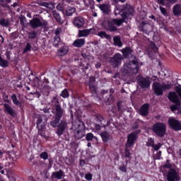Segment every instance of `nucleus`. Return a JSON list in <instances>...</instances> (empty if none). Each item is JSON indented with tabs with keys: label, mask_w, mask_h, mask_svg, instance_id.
I'll return each mask as SVG.
<instances>
[{
	"label": "nucleus",
	"mask_w": 181,
	"mask_h": 181,
	"mask_svg": "<svg viewBox=\"0 0 181 181\" xmlns=\"http://www.w3.org/2000/svg\"><path fill=\"white\" fill-rule=\"evenodd\" d=\"M114 13L115 16L121 15L122 18H111L108 20L105 29L109 32H117L118 30L117 28H119L125 22L127 18L134 15V8L129 4L119 6H115Z\"/></svg>",
	"instance_id": "1"
},
{
	"label": "nucleus",
	"mask_w": 181,
	"mask_h": 181,
	"mask_svg": "<svg viewBox=\"0 0 181 181\" xmlns=\"http://www.w3.org/2000/svg\"><path fill=\"white\" fill-rule=\"evenodd\" d=\"M139 71V66L136 59H134L130 64H125L121 69V74L124 77V80H128L132 76L138 74Z\"/></svg>",
	"instance_id": "2"
},
{
	"label": "nucleus",
	"mask_w": 181,
	"mask_h": 181,
	"mask_svg": "<svg viewBox=\"0 0 181 181\" xmlns=\"http://www.w3.org/2000/svg\"><path fill=\"white\" fill-rule=\"evenodd\" d=\"M139 131H136L129 134L124 151L126 158H131V152L129 151V148L132 149L134 147V144H135V141H136L138 134H139Z\"/></svg>",
	"instance_id": "3"
},
{
	"label": "nucleus",
	"mask_w": 181,
	"mask_h": 181,
	"mask_svg": "<svg viewBox=\"0 0 181 181\" xmlns=\"http://www.w3.org/2000/svg\"><path fill=\"white\" fill-rule=\"evenodd\" d=\"M168 98L170 101H172L176 105H173L170 107V110L174 114H180L181 115V106H180V100L179 97L175 92H170L168 94Z\"/></svg>",
	"instance_id": "4"
},
{
	"label": "nucleus",
	"mask_w": 181,
	"mask_h": 181,
	"mask_svg": "<svg viewBox=\"0 0 181 181\" xmlns=\"http://www.w3.org/2000/svg\"><path fill=\"white\" fill-rule=\"evenodd\" d=\"M172 83H163L160 86V83L158 82H155L153 84V88L154 90L156 95H162L163 94V91L165 90H170L173 87Z\"/></svg>",
	"instance_id": "5"
},
{
	"label": "nucleus",
	"mask_w": 181,
	"mask_h": 181,
	"mask_svg": "<svg viewBox=\"0 0 181 181\" xmlns=\"http://www.w3.org/2000/svg\"><path fill=\"white\" fill-rule=\"evenodd\" d=\"M153 131L158 136L162 138V136H165V134H166V125L162 122L156 123L153 126Z\"/></svg>",
	"instance_id": "6"
},
{
	"label": "nucleus",
	"mask_w": 181,
	"mask_h": 181,
	"mask_svg": "<svg viewBox=\"0 0 181 181\" xmlns=\"http://www.w3.org/2000/svg\"><path fill=\"white\" fill-rule=\"evenodd\" d=\"M137 83L141 88H149L151 87V78L143 77L141 75H139L136 78Z\"/></svg>",
	"instance_id": "7"
},
{
	"label": "nucleus",
	"mask_w": 181,
	"mask_h": 181,
	"mask_svg": "<svg viewBox=\"0 0 181 181\" xmlns=\"http://www.w3.org/2000/svg\"><path fill=\"white\" fill-rule=\"evenodd\" d=\"M168 181H178L180 180V176L179 175V171L175 168H170L167 174Z\"/></svg>",
	"instance_id": "8"
},
{
	"label": "nucleus",
	"mask_w": 181,
	"mask_h": 181,
	"mask_svg": "<svg viewBox=\"0 0 181 181\" xmlns=\"http://www.w3.org/2000/svg\"><path fill=\"white\" fill-rule=\"evenodd\" d=\"M98 124L95 125L94 132H98V134H100L101 131L105 129V127H107V121L105 119L100 117L98 118Z\"/></svg>",
	"instance_id": "9"
},
{
	"label": "nucleus",
	"mask_w": 181,
	"mask_h": 181,
	"mask_svg": "<svg viewBox=\"0 0 181 181\" xmlns=\"http://www.w3.org/2000/svg\"><path fill=\"white\" fill-rule=\"evenodd\" d=\"M168 125L171 129L174 131H181V123L175 117H170L168 119Z\"/></svg>",
	"instance_id": "10"
},
{
	"label": "nucleus",
	"mask_w": 181,
	"mask_h": 181,
	"mask_svg": "<svg viewBox=\"0 0 181 181\" xmlns=\"http://www.w3.org/2000/svg\"><path fill=\"white\" fill-rule=\"evenodd\" d=\"M30 25L33 28V29H36V28L46 26V25H47V23L45 21H40L37 18H35L30 21Z\"/></svg>",
	"instance_id": "11"
},
{
	"label": "nucleus",
	"mask_w": 181,
	"mask_h": 181,
	"mask_svg": "<svg viewBox=\"0 0 181 181\" xmlns=\"http://www.w3.org/2000/svg\"><path fill=\"white\" fill-rule=\"evenodd\" d=\"M112 66L115 69L118 66H121L122 62V55L121 54H116L110 60Z\"/></svg>",
	"instance_id": "12"
},
{
	"label": "nucleus",
	"mask_w": 181,
	"mask_h": 181,
	"mask_svg": "<svg viewBox=\"0 0 181 181\" xmlns=\"http://www.w3.org/2000/svg\"><path fill=\"white\" fill-rule=\"evenodd\" d=\"M38 88H40V90H42L45 95H49L50 93V86H47L42 81H38Z\"/></svg>",
	"instance_id": "13"
},
{
	"label": "nucleus",
	"mask_w": 181,
	"mask_h": 181,
	"mask_svg": "<svg viewBox=\"0 0 181 181\" xmlns=\"http://www.w3.org/2000/svg\"><path fill=\"white\" fill-rule=\"evenodd\" d=\"M66 128H67V122L62 121L61 123L58 125V129L56 132L58 136H62V135H63Z\"/></svg>",
	"instance_id": "14"
},
{
	"label": "nucleus",
	"mask_w": 181,
	"mask_h": 181,
	"mask_svg": "<svg viewBox=\"0 0 181 181\" xmlns=\"http://www.w3.org/2000/svg\"><path fill=\"white\" fill-rule=\"evenodd\" d=\"M94 32H95V29H94V28L79 30L78 31V37H86V36H88V35H90V33H94Z\"/></svg>",
	"instance_id": "15"
},
{
	"label": "nucleus",
	"mask_w": 181,
	"mask_h": 181,
	"mask_svg": "<svg viewBox=\"0 0 181 181\" xmlns=\"http://www.w3.org/2000/svg\"><path fill=\"white\" fill-rule=\"evenodd\" d=\"M85 22L86 21H84V18L81 17H78V18H74V26H76V28H78V29H80V28H83V26H84Z\"/></svg>",
	"instance_id": "16"
},
{
	"label": "nucleus",
	"mask_w": 181,
	"mask_h": 181,
	"mask_svg": "<svg viewBox=\"0 0 181 181\" xmlns=\"http://www.w3.org/2000/svg\"><path fill=\"white\" fill-rule=\"evenodd\" d=\"M139 113L143 116L145 117L149 114V105L144 104L139 109Z\"/></svg>",
	"instance_id": "17"
},
{
	"label": "nucleus",
	"mask_w": 181,
	"mask_h": 181,
	"mask_svg": "<svg viewBox=\"0 0 181 181\" xmlns=\"http://www.w3.org/2000/svg\"><path fill=\"white\" fill-rule=\"evenodd\" d=\"M63 176H64V172H63L62 170H59V171L52 173L51 177L52 179H57V180H62Z\"/></svg>",
	"instance_id": "18"
},
{
	"label": "nucleus",
	"mask_w": 181,
	"mask_h": 181,
	"mask_svg": "<svg viewBox=\"0 0 181 181\" xmlns=\"http://www.w3.org/2000/svg\"><path fill=\"white\" fill-rule=\"evenodd\" d=\"M4 106L5 108L4 110L5 112L8 113L9 115H11V117H16V112H15L13 108H12V107H11L8 104H4Z\"/></svg>",
	"instance_id": "19"
},
{
	"label": "nucleus",
	"mask_w": 181,
	"mask_h": 181,
	"mask_svg": "<svg viewBox=\"0 0 181 181\" xmlns=\"http://www.w3.org/2000/svg\"><path fill=\"white\" fill-rule=\"evenodd\" d=\"M177 0H157L158 4L163 6H170V5L176 3Z\"/></svg>",
	"instance_id": "20"
},
{
	"label": "nucleus",
	"mask_w": 181,
	"mask_h": 181,
	"mask_svg": "<svg viewBox=\"0 0 181 181\" xmlns=\"http://www.w3.org/2000/svg\"><path fill=\"white\" fill-rule=\"evenodd\" d=\"M69 53V47H62L57 50V56L63 57L66 56Z\"/></svg>",
	"instance_id": "21"
},
{
	"label": "nucleus",
	"mask_w": 181,
	"mask_h": 181,
	"mask_svg": "<svg viewBox=\"0 0 181 181\" xmlns=\"http://www.w3.org/2000/svg\"><path fill=\"white\" fill-rule=\"evenodd\" d=\"M100 9L103 13H106V15H109L110 12H111V6L108 4H101Z\"/></svg>",
	"instance_id": "22"
},
{
	"label": "nucleus",
	"mask_w": 181,
	"mask_h": 181,
	"mask_svg": "<svg viewBox=\"0 0 181 181\" xmlns=\"http://www.w3.org/2000/svg\"><path fill=\"white\" fill-rule=\"evenodd\" d=\"M165 169H169V170H170V169H172V164L170 163V160H167L166 163L160 168V172L163 173V176H165L166 175V172L165 171Z\"/></svg>",
	"instance_id": "23"
},
{
	"label": "nucleus",
	"mask_w": 181,
	"mask_h": 181,
	"mask_svg": "<svg viewBox=\"0 0 181 181\" xmlns=\"http://www.w3.org/2000/svg\"><path fill=\"white\" fill-rule=\"evenodd\" d=\"M173 12L175 16H181V4H175L173 7Z\"/></svg>",
	"instance_id": "24"
},
{
	"label": "nucleus",
	"mask_w": 181,
	"mask_h": 181,
	"mask_svg": "<svg viewBox=\"0 0 181 181\" xmlns=\"http://www.w3.org/2000/svg\"><path fill=\"white\" fill-rule=\"evenodd\" d=\"M86 44V40L84 38L76 40L73 45L74 47H83V45Z\"/></svg>",
	"instance_id": "25"
},
{
	"label": "nucleus",
	"mask_w": 181,
	"mask_h": 181,
	"mask_svg": "<svg viewBox=\"0 0 181 181\" xmlns=\"http://www.w3.org/2000/svg\"><path fill=\"white\" fill-rule=\"evenodd\" d=\"M55 111H56V114H55V117L57 118H62V117H63V109H62V107L59 105H57L55 106Z\"/></svg>",
	"instance_id": "26"
},
{
	"label": "nucleus",
	"mask_w": 181,
	"mask_h": 181,
	"mask_svg": "<svg viewBox=\"0 0 181 181\" xmlns=\"http://www.w3.org/2000/svg\"><path fill=\"white\" fill-rule=\"evenodd\" d=\"M100 135L103 142H108V141H110V138H111V136L107 132H103L100 134Z\"/></svg>",
	"instance_id": "27"
},
{
	"label": "nucleus",
	"mask_w": 181,
	"mask_h": 181,
	"mask_svg": "<svg viewBox=\"0 0 181 181\" xmlns=\"http://www.w3.org/2000/svg\"><path fill=\"white\" fill-rule=\"evenodd\" d=\"M113 42L115 46H117L118 47H122V42H121V38L119 36H115L113 37Z\"/></svg>",
	"instance_id": "28"
},
{
	"label": "nucleus",
	"mask_w": 181,
	"mask_h": 181,
	"mask_svg": "<svg viewBox=\"0 0 181 181\" xmlns=\"http://www.w3.org/2000/svg\"><path fill=\"white\" fill-rule=\"evenodd\" d=\"M38 134L42 136V138H46V126H41L40 127H37Z\"/></svg>",
	"instance_id": "29"
},
{
	"label": "nucleus",
	"mask_w": 181,
	"mask_h": 181,
	"mask_svg": "<svg viewBox=\"0 0 181 181\" xmlns=\"http://www.w3.org/2000/svg\"><path fill=\"white\" fill-rule=\"evenodd\" d=\"M11 100H12L13 104H14V105H18V107H22V103L18 101V97L16 96V94H13L11 95Z\"/></svg>",
	"instance_id": "30"
},
{
	"label": "nucleus",
	"mask_w": 181,
	"mask_h": 181,
	"mask_svg": "<svg viewBox=\"0 0 181 181\" xmlns=\"http://www.w3.org/2000/svg\"><path fill=\"white\" fill-rule=\"evenodd\" d=\"M75 12L76 8L74 7L69 6L66 10V15L67 16H71V15H73V13H74Z\"/></svg>",
	"instance_id": "31"
},
{
	"label": "nucleus",
	"mask_w": 181,
	"mask_h": 181,
	"mask_svg": "<svg viewBox=\"0 0 181 181\" xmlns=\"http://www.w3.org/2000/svg\"><path fill=\"white\" fill-rule=\"evenodd\" d=\"M122 53L124 56V57H127V56H129L131 53H132V49H131L129 47L124 48L121 50Z\"/></svg>",
	"instance_id": "32"
},
{
	"label": "nucleus",
	"mask_w": 181,
	"mask_h": 181,
	"mask_svg": "<svg viewBox=\"0 0 181 181\" xmlns=\"http://www.w3.org/2000/svg\"><path fill=\"white\" fill-rule=\"evenodd\" d=\"M53 16L59 23H63V20H62V17H60V14L57 13L56 11H52Z\"/></svg>",
	"instance_id": "33"
},
{
	"label": "nucleus",
	"mask_w": 181,
	"mask_h": 181,
	"mask_svg": "<svg viewBox=\"0 0 181 181\" xmlns=\"http://www.w3.org/2000/svg\"><path fill=\"white\" fill-rule=\"evenodd\" d=\"M59 122H60V118L55 116V119L51 122V127L56 128V127L59 126Z\"/></svg>",
	"instance_id": "34"
},
{
	"label": "nucleus",
	"mask_w": 181,
	"mask_h": 181,
	"mask_svg": "<svg viewBox=\"0 0 181 181\" xmlns=\"http://www.w3.org/2000/svg\"><path fill=\"white\" fill-rule=\"evenodd\" d=\"M98 36L101 37V39H110V35H107V33L104 31L99 32Z\"/></svg>",
	"instance_id": "35"
},
{
	"label": "nucleus",
	"mask_w": 181,
	"mask_h": 181,
	"mask_svg": "<svg viewBox=\"0 0 181 181\" xmlns=\"http://www.w3.org/2000/svg\"><path fill=\"white\" fill-rule=\"evenodd\" d=\"M93 139H95V141L98 140L97 136H95L94 134H93L92 133H88L86 134V141H93Z\"/></svg>",
	"instance_id": "36"
},
{
	"label": "nucleus",
	"mask_w": 181,
	"mask_h": 181,
	"mask_svg": "<svg viewBox=\"0 0 181 181\" xmlns=\"http://www.w3.org/2000/svg\"><path fill=\"white\" fill-rule=\"evenodd\" d=\"M0 66H1V67H7L8 66V61L2 59L1 54H0Z\"/></svg>",
	"instance_id": "37"
},
{
	"label": "nucleus",
	"mask_w": 181,
	"mask_h": 181,
	"mask_svg": "<svg viewBox=\"0 0 181 181\" xmlns=\"http://www.w3.org/2000/svg\"><path fill=\"white\" fill-rule=\"evenodd\" d=\"M60 96L62 97V98H69V90L67 89L63 90Z\"/></svg>",
	"instance_id": "38"
},
{
	"label": "nucleus",
	"mask_w": 181,
	"mask_h": 181,
	"mask_svg": "<svg viewBox=\"0 0 181 181\" xmlns=\"http://www.w3.org/2000/svg\"><path fill=\"white\" fill-rule=\"evenodd\" d=\"M0 25L6 28V26H9V21L5 18H2L1 20H0Z\"/></svg>",
	"instance_id": "39"
},
{
	"label": "nucleus",
	"mask_w": 181,
	"mask_h": 181,
	"mask_svg": "<svg viewBox=\"0 0 181 181\" xmlns=\"http://www.w3.org/2000/svg\"><path fill=\"white\" fill-rule=\"evenodd\" d=\"M32 49V45H30V43L28 42L23 53H28V52H30V50Z\"/></svg>",
	"instance_id": "40"
},
{
	"label": "nucleus",
	"mask_w": 181,
	"mask_h": 181,
	"mask_svg": "<svg viewBox=\"0 0 181 181\" xmlns=\"http://www.w3.org/2000/svg\"><path fill=\"white\" fill-rule=\"evenodd\" d=\"M42 122H43V119H42V117H39L37 120V128H40V127L45 126V124H42Z\"/></svg>",
	"instance_id": "41"
},
{
	"label": "nucleus",
	"mask_w": 181,
	"mask_h": 181,
	"mask_svg": "<svg viewBox=\"0 0 181 181\" xmlns=\"http://www.w3.org/2000/svg\"><path fill=\"white\" fill-rule=\"evenodd\" d=\"M41 6H45V8H48L49 9H53V4H52V3H42Z\"/></svg>",
	"instance_id": "42"
},
{
	"label": "nucleus",
	"mask_w": 181,
	"mask_h": 181,
	"mask_svg": "<svg viewBox=\"0 0 181 181\" xmlns=\"http://www.w3.org/2000/svg\"><path fill=\"white\" fill-rule=\"evenodd\" d=\"M59 43H60V38L59 37V36H56L54 37L53 45L54 46H55V47H58Z\"/></svg>",
	"instance_id": "43"
},
{
	"label": "nucleus",
	"mask_w": 181,
	"mask_h": 181,
	"mask_svg": "<svg viewBox=\"0 0 181 181\" xmlns=\"http://www.w3.org/2000/svg\"><path fill=\"white\" fill-rule=\"evenodd\" d=\"M52 105H55V107H57V105H59V99H57V97L54 96L52 98Z\"/></svg>",
	"instance_id": "44"
},
{
	"label": "nucleus",
	"mask_w": 181,
	"mask_h": 181,
	"mask_svg": "<svg viewBox=\"0 0 181 181\" xmlns=\"http://www.w3.org/2000/svg\"><path fill=\"white\" fill-rule=\"evenodd\" d=\"M159 9L161 12V13L164 16H168V11L166 10V8L162 7V6H159Z\"/></svg>",
	"instance_id": "45"
},
{
	"label": "nucleus",
	"mask_w": 181,
	"mask_h": 181,
	"mask_svg": "<svg viewBox=\"0 0 181 181\" xmlns=\"http://www.w3.org/2000/svg\"><path fill=\"white\" fill-rule=\"evenodd\" d=\"M86 6L94 5V0H83Z\"/></svg>",
	"instance_id": "46"
},
{
	"label": "nucleus",
	"mask_w": 181,
	"mask_h": 181,
	"mask_svg": "<svg viewBox=\"0 0 181 181\" xmlns=\"http://www.w3.org/2000/svg\"><path fill=\"white\" fill-rule=\"evenodd\" d=\"M153 145H155V141H153V139H152V138H149L147 141V146L153 147Z\"/></svg>",
	"instance_id": "47"
},
{
	"label": "nucleus",
	"mask_w": 181,
	"mask_h": 181,
	"mask_svg": "<svg viewBox=\"0 0 181 181\" xmlns=\"http://www.w3.org/2000/svg\"><path fill=\"white\" fill-rule=\"evenodd\" d=\"M40 156L41 159H44V160H46L49 158V155L47 152H42Z\"/></svg>",
	"instance_id": "48"
},
{
	"label": "nucleus",
	"mask_w": 181,
	"mask_h": 181,
	"mask_svg": "<svg viewBox=\"0 0 181 181\" xmlns=\"http://www.w3.org/2000/svg\"><path fill=\"white\" fill-rule=\"evenodd\" d=\"M149 49H151V50H153V52H157V50H158L156 45L153 42L150 43Z\"/></svg>",
	"instance_id": "49"
},
{
	"label": "nucleus",
	"mask_w": 181,
	"mask_h": 181,
	"mask_svg": "<svg viewBox=\"0 0 181 181\" xmlns=\"http://www.w3.org/2000/svg\"><path fill=\"white\" fill-rule=\"evenodd\" d=\"M77 134H78V135L76 134V136H77L78 139H81V138H83V136H84V135H85L84 132H81L80 130L77 131Z\"/></svg>",
	"instance_id": "50"
},
{
	"label": "nucleus",
	"mask_w": 181,
	"mask_h": 181,
	"mask_svg": "<svg viewBox=\"0 0 181 181\" xmlns=\"http://www.w3.org/2000/svg\"><path fill=\"white\" fill-rule=\"evenodd\" d=\"M36 32H31L28 33V39H35L36 37Z\"/></svg>",
	"instance_id": "51"
},
{
	"label": "nucleus",
	"mask_w": 181,
	"mask_h": 181,
	"mask_svg": "<svg viewBox=\"0 0 181 181\" xmlns=\"http://www.w3.org/2000/svg\"><path fill=\"white\" fill-rule=\"evenodd\" d=\"M85 179L88 181L93 180V175H91V173L86 174Z\"/></svg>",
	"instance_id": "52"
},
{
	"label": "nucleus",
	"mask_w": 181,
	"mask_h": 181,
	"mask_svg": "<svg viewBox=\"0 0 181 181\" xmlns=\"http://www.w3.org/2000/svg\"><path fill=\"white\" fill-rule=\"evenodd\" d=\"M155 151H159V149L160 148V144H153V147H152Z\"/></svg>",
	"instance_id": "53"
},
{
	"label": "nucleus",
	"mask_w": 181,
	"mask_h": 181,
	"mask_svg": "<svg viewBox=\"0 0 181 181\" xmlns=\"http://www.w3.org/2000/svg\"><path fill=\"white\" fill-rule=\"evenodd\" d=\"M57 9L58 11H63L64 8H63V5L59 4L57 6Z\"/></svg>",
	"instance_id": "54"
},
{
	"label": "nucleus",
	"mask_w": 181,
	"mask_h": 181,
	"mask_svg": "<svg viewBox=\"0 0 181 181\" xmlns=\"http://www.w3.org/2000/svg\"><path fill=\"white\" fill-rule=\"evenodd\" d=\"M119 170L122 171V172H127V166L125 165H122L119 167Z\"/></svg>",
	"instance_id": "55"
},
{
	"label": "nucleus",
	"mask_w": 181,
	"mask_h": 181,
	"mask_svg": "<svg viewBox=\"0 0 181 181\" xmlns=\"http://www.w3.org/2000/svg\"><path fill=\"white\" fill-rule=\"evenodd\" d=\"M162 155L161 151H158L156 156V159H160V156Z\"/></svg>",
	"instance_id": "56"
},
{
	"label": "nucleus",
	"mask_w": 181,
	"mask_h": 181,
	"mask_svg": "<svg viewBox=\"0 0 181 181\" xmlns=\"http://www.w3.org/2000/svg\"><path fill=\"white\" fill-rule=\"evenodd\" d=\"M79 163L81 166H84L86 165V161L84 160H81Z\"/></svg>",
	"instance_id": "57"
},
{
	"label": "nucleus",
	"mask_w": 181,
	"mask_h": 181,
	"mask_svg": "<svg viewBox=\"0 0 181 181\" xmlns=\"http://www.w3.org/2000/svg\"><path fill=\"white\" fill-rule=\"evenodd\" d=\"M95 67L96 69H100V67H101V64L98 62L96 64H95Z\"/></svg>",
	"instance_id": "58"
},
{
	"label": "nucleus",
	"mask_w": 181,
	"mask_h": 181,
	"mask_svg": "<svg viewBox=\"0 0 181 181\" xmlns=\"http://www.w3.org/2000/svg\"><path fill=\"white\" fill-rule=\"evenodd\" d=\"M60 34V29H57L56 30H55V35H57H57H59Z\"/></svg>",
	"instance_id": "59"
},
{
	"label": "nucleus",
	"mask_w": 181,
	"mask_h": 181,
	"mask_svg": "<svg viewBox=\"0 0 181 181\" xmlns=\"http://www.w3.org/2000/svg\"><path fill=\"white\" fill-rule=\"evenodd\" d=\"M6 4H11L12 2V0H5Z\"/></svg>",
	"instance_id": "60"
},
{
	"label": "nucleus",
	"mask_w": 181,
	"mask_h": 181,
	"mask_svg": "<svg viewBox=\"0 0 181 181\" xmlns=\"http://www.w3.org/2000/svg\"><path fill=\"white\" fill-rule=\"evenodd\" d=\"M90 81H95V78L94 77H90Z\"/></svg>",
	"instance_id": "61"
},
{
	"label": "nucleus",
	"mask_w": 181,
	"mask_h": 181,
	"mask_svg": "<svg viewBox=\"0 0 181 181\" xmlns=\"http://www.w3.org/2000/svg\"><path fill=\"white\" fill-rule=\"evenodd\" d=\"M13 8H16V6H18V4L17 3H14L13 4Z\"/></svg>",
	"instance_id": "62"
},
{
	"label": "nucleus",
	"mask_w": 181,
	"mask_h": 181,
	"mask_svg": "<svg viewBox=\"0 0 181 181\" xmlns=\"http://www.w3.org/2000/svg\"><path fill=\"white\" fill-rule=\"evenodd\" d=\"M90 90H95V88L94 86H90Z\"/></svg>",
	"instance_id": "63"
},
{
	"label": "nucleus",
	"mask_w": 181,
	"mask_h": 181,
	"mask_svg": "<svg viewBox=\"0 0 181 181\" xmlns=\"http://www.w3.org/2000/svg\"><path fill=\"white\" fill-rule=\"evenodd\" d=\"M151 19H153V21H155V16H151V17H150Z\"/></svg>",
	"instance_id": "64"
}]
</instances>
